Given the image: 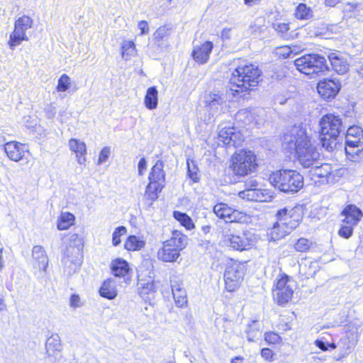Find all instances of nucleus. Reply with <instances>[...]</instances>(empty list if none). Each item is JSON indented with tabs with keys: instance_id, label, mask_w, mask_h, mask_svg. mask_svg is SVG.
Instances as JSON below:
<instances>
[{
	"instance_id": "2eb2a0df",
	"label": "nucleus",
	"mask_w": 363,
	"mask_h": 363,
	"mask_svg": "<svg viewBox=\"0 0 363 363\" xmlns=\"http://www.w3.org/2000/svg\"><path fill=\"white\" fill-rule=\"evenodd\" d=\"M340 83L338 79H325L318 82L317 90L319 94L325 99L334 98L340 90Z\"/></svg>"
},
{
	"instance_id": "a18cd8bd",
	"label": "nucleus",
	"mask_w": 363,
	"mask_h": 363,
	"mask_svg": "<svg viewBox=\"0 0 363 363\" xmlns=\"http://www.w3.org/2000/svg\"><path fill=\"white\" fill-rule=\"evenodd\" d=\"M127 233V229L125 226L117 227L112 234V244L113 246H118L121 242V237Z\"/></svg>"
},
{
	"instance_id": "0e129e2a",
	"label": "nucleus",
	"mask_w": 363,
	"mask_h": 363,
	"mask_svg": "<svg viewBox=\"0 0 363 363\" xmlns=\"http://www.w3.org/2000/svg\"><path fill=\"white\" fill-rule=\"evenodd\" d=\"M348 6H350L349 11H352L353 10H354L355 9L357 8V6H359V4L350 3V4H348Z\"/></svg>"
},
{
	"instance_id": "3c124183",
	"label": "nucleus",
	"mask_w": 363,
	"mask_h": 363,
	"mask_svg": "<svg viewBox=\"0 0 363 363\" xmlns=\"http://www.w3.org/2000/svg\"><path fill=\"white\" fill-rule=\"evenodd\" d=\"M69 306L73 308H77L83 306V303L79 295L74 294L70 296Z\"/></svg>"
},
{
	"instance_id": "603ef678",
	"label": "nucleus",
	"mask_w": 363,
	"mask_h": 363,
	"mask_svg": "<svg viewBox=\"0 0 363 363\" xmlns=\"http://www.w3.org/2000/svg\"><path fill=\"white\" fill-rule=\"evenodd\" d=\"M264 340L269 344H276L279 342L280 337L275 333H266L264 335Z\"/></svg>"
},
{
	"instance_id": "bf43d9fd",
	"label": "nucleus",
	"mask_w": 363,
	"mask_h": 363,
	"mask_svg": "<svg viewBox=\"0 0 363 363\" xmlns=\"http://www.w3.org/2000/svg\"><path fill=\"white\" fill-rule=\"evenodd\" d=\"M315 345L323 351L328 350V347L327 344H325L323 340H316L315 341Z\"/></svg>"
},
{
	"instance_id": "5fc2aeb1",
	"label": "nucleus",
	"mask_w": 363,
	"mask_h": 363,
	"mask_svg": "<svg viewBox=\"0 0 363 363\" xmlns=\"http://www.w3.org/2000/svg\"><path fill=\"white\" fill-rule=\"evenodd\" d=\"M138 28L140 30V35H145L149 32L148 23L146 21H139Z\"/></svg>"
},
{
	"instance_id": "bb28decb",
	"label": "nucleus",
	"mask_w": 363,
	"mask_h": 363,
	"mask_svg": "<svg viewBox=\"0 0 363 363\" xmlns=\"http://www.w3.org/2000/svg\"><path fill=\"white\" fill-rule=\"evenodd\" d=\"M69 149L76 154L77 162L80 164H84L86 161V145L79 140L72 138L69 141Z\"/></svg>"
},
{
	"instance_id": "0eeeda50",
	"label": "nucleus",
	"mask_w": 363,
	"mask_h": 363,
	"mask_svg": "<svg viewBox=\"0 0 363 363\" xmlns=\"http://www.w3.org/2000/svg\"><path fill=\"white\" fill-rule=\"evenodd\" d=\"M256 167V156L250 150H240L231 157L230 169L236 176H246L254 172Z\"/></svg>"
},
{
	"instance_id": "20e7f679",
	"label": "nucleus",
	"mask_w": 363,
	"mask_h": 363,
	"mask_svg": "<svg viewBox=\"0 0 363 363\" xmlns=\"http://www.w3.org/2000/svg\"><path fill=\"white\" fill-rule=\"evenodd\" d=\"M319 125L322 146L328 151H331L335 147L337 139L343 130L342 119L339 116L326 114L320 119Z\"/></svg>"
},
{
	"instance_id": "7c9ffc66",
	"label": "nucleus",
	"mask_w": 363,
	"mask_h": 363,
	"mask_svg": "<svg viewBox=\"0 0 363 363\" xmlns=\"http://www.w3.org/2000/svg\"><path fill=\"white\" fill-rule=\"evenodd\" d=\"M164 186L162 183L149 182L146 187L145 198L151 202L156 201Z\"/></svg>"
},
{
	"instance_id": "39448f33",
	"label": "nucleus",
	"mask_w": 363,
	"mask_h": 363,
	"mask_svg": "<svg viewBox=\"0 0 363 363\" xmlns=\"http://www.w3.org/2000/svg\"><path fill=\"white\" fill-rule=\"evenodd\" d=\"M269 182L283 192L296 193L303 186V177L292 169H281L270 174Z\"/></svg>"
},
{
	"instance_id": "f8f14e48",
	"label": "nucleus",
	"mask_w": 363,
	"mask_h": 363,
	"mask_svg": "<svg viewBox=\"0 0 363 363\" xmlns=\"http://www.w3.org/2000/svg\"><path fill=\"white\" fill-rule=\"evenodd\" d=\"M33 24V20L23 16L18 18L14 25V30L10 35L9 45L11 50H13L17 45H19L23 40H28L26 31L30 28Z\"/></svg>"
},
{
	"instance_id": "052dcab7",
	"label": "nucleus",
	"mask_w": 363,
	"mask_h": 363,
	"mask_svg": "<svg viewBox=\"0 0 363 363\" xmlns=\"http://www.w3.org/2000/svg\"><path fill=\"white\" fill-rule=\"evenodd\" d=\"M249 112L247 110H240L236 115V118L238 121H242V117L247 116Z\"/></svg>"
},
{
	"instance_id": "79ce46f5",
	"label": "nucleus",
	"mask_w": 363,
	"mask_h": 363,
	"mask_svg": "<svg viewBox=\"0 0 363 363\" xmlns=\"http://www.w3.org/2000/svg\"><path fill=\"white\" fill-rule=\"evenodd\" d=\"M138 285L141 294H148L150 292L155 291V283L152 279L147 281L139 279Z\"/></svg>"
},
{
	"instance_id": "7ed1b4c3",
	"label": "nucleus",
	"mask_w": 363,
	"mask_h": 363,
	"mask_svg": "<svg viewBox=\"0 0 363 363\" xmlns=\"http://www.w3.org/2000/svg\"><path fill=\"white\" fill-rule=\"evenodd\" d=\"M261 70L254 64L239 65L232 72L230 78V87L235 89L238 95L240 93L247 91L251 87L256 86L259 83Z\"/></svg>"
},
{
	"instance_id": "de8ad7c7",
	"label": "nucleus",
	"mask_w": 363,
	"mask_h": 363,
	"mask_svg": "<svg viewBox=\"0 0 363 363\" xmlns=\"http://www.w3.org/2000/svg\"><path fill=\"white\" fill-rule=\"evenodd\" d=\"M235 128L233 127L225 126L222 128L218 133V140L227 145V141L229 140L230 135L233 133Z\"/></svg>"
},
{
	"instance_id": "b1692460",
	"label": "nucleus",
	"mask_w": 363,
	"mask_h": 363,
	"mask_svg": "<svg viewBox=\"0 0 363 363\" xmlns=\"http://www.w3.org/2000/svg\"><path fill=\"white\" fill-rule=\"evenodd\" d=\"M333 69L338 74H343L349 69V64L340 53L333 52L328 56Z\"/></svg>"
},
{
	"instance_id": "2f4dec72",
	"label": "nucleus",
	"mask_w": 363,
	"mask_h": 363,
	"mask_svg": "<svg viewBox=\"0 0 363 363\" xmlns=\"http://www.w3.org/2000/svg\"><path fill=\"white\" fill-rule=\"evenodd\" d=\"M145 105L150 109H155L158 104V91L155 86H151L147 89L145 96Z\"/></svg>"
},
{
	"instance_id": "393cba45",
	"label": "nucleus",
	"mask_w": 363,
	"mask_h": 363,
	"mask_svg": "<svg viewBox=\"0 0 363 363\" xmlns=\"http://www.w3.org/2000/svg\"><path fill=\"white\" fill-rule=\"evenodd\" d=\"M167 245L177 248L180 252L188 245V237L179 230H173L171 238L167 240Z\"/></svg>"
},
{
	"instance_id": "8fccbe9b",
	"label": "nucleus",
	"mask_w": 363,
	"mask_h": 363,
	"mask_svg": "<svg viewBox=\"0 0 363 363\" xmlns=\"http://www.w3.org/2000/svg\"><path fill=\"white\" fill-rule=\"evenodd\" d=\"M273 28L281 35H284L289 30V24L286 23H274Z\"/></svg>"
},
{
	"instance_id": "aec40b11",
	"label": "nucleus",
	"mask_w": 363,
	"mask_h": 363,
	"mask_svg": "<svg viewBox=\"0 0 363 363\" xmlns=\"http://www.w3.org/2000/svg\"><path fill=\"white\" fill-rule=\"evenodd\" d=\"M32 256L34 260L33 267L40 271H46L48 264V258L42 246L35 245L32 250Z\"/></svg>"
},
{
	"instance_id": "4468645a",
	"label": "nucleus",
	"mask_w": 363,
	"mask_h": 363,
	"mask_svg": "<svg viewBox=\"0 0 363 363\" xmlns=\"http://www.w3.org/2000/svg\"><path fill=\"white\" fill-rule=\"evenodd\" d=\"M213 213L226 223H242L246 220V213L234 209L225 203H218L213 206Z\"/></svg>"
},
{
	"instance_id": "412c9836",
	"label": "nucleus",
	"mask_w": 363,
	"mask_h": 363,
	"mask_svg": "<svg viewBox=\"0 0 363 363\" xmlns=\"http://www.w3.org/2000/svg\"><path fill=\"white\" fill-rule=\"evenodd\" d=\"M180 256V251L172 246L167 245V242H163V246L157 252L158 259L167 262H174Z\"/></svg>"
},
{
	"instance_id": "9b49d317",
	"label": "nucleus",
	"mask_w": 363,
	"mask_h": 363,
	"mask_svg": "<svg viewBox=\"0 0 363 363\" xmlns=\"http://www.w3.org/2000/svg\"><path fill=\"white\" fill-rule=\"evenodd\" d=\"M294 286V281L286 275L277 280L273 289V296L279 305L283 306L291 299Z\"/></svg>"
},
{
	"instance_id": "ea45409f",
	"label": "nucleus",
	"mask_w": 363,
	"mask_h": 363,
	"mask_svg": "<svg viewBox=\"0 0 363 363\" xmlns=\"http://www.w3.org/2000/svg\"><path fill=\"white\" fill-rule=\"evenodd\" d=\"M136 52L135 45L133 41H125L122 45V56L125 60H128Z\"/></svg>"
},
{
	"instance_id": "c756f323",
	"label": "nucleus",
	"mask_w": 363,
	"mask_h": 363,
	"mask_svg": "<svg viewBox=\"0 0 363 363\" xmlns=\"http://www.w3.org/2000/svg\"><path fill=\"white\" fill-rule=\"evenodd\" d=\"M111 270L115 277H123L129 271L128 263L123 259H115L111 263Z\"/></svg>"
},
{
	"instance_id": "72a5a7b5",
	"label": "nucleus",
	"mask_w": 363,
	"mask_h": 363,
	"mask_svg": "<svg viewBox=\"0 0 363 363\" xmlns=\"http://www.w3.org/2000/svg\"><path fill=\"white\" fill-rule=\"evenodd\" d=\"M75 216L69 212H62L58 219L57 228L59 230H67L74 225Z\"/></svg>"
},
{
	"instance_id": "4be33fe9",
	"label": "nucleus",
	"mask_w": 363,
	"mask_h": 363,
	"mask_svg": "<svg viewBox=\"0 0 363 363\" xmlns=\"http://www.w3.org/2000/svg\"><path fill=\"white\" fill-rule=\"evenodd\" d=\"M171 287L177 306L182 307L187 303L186 293L183 283L177 280H171Z\"/></svg>"
},
{
	"instance_id": "864d4df0",
	"label": "nucleus",
	"mask_w": 363,
	"mask_h": 363,
	"mask_svg": "<svg viewBox=\"0 0 363 363\" xmlns=\"http://www.w3.org/2000/svg\"><path fill=\"white\" fill-rule=\"evenodd\" d=\"M109 155H110V148L108 147H104L100 152L98 163L101 164V163L105 162L107 160V159L108 158Z\"/></svg>"
},
{
	"instance_id": "dca6fc26",
	"label": "nucleus",
	"mask_w": 363,
	"mask_h": 363,
	"mask_svg": "<svg viewBox=\"0 0 363 363\" xmlns=\"http://www.w3.org/2000/svg\"><path fill=\"white\" fill-rule=\"evenodd\" d=\"M242 274V272L238 269V265L233 264L227 267L224 274L225 285L227 291L233 292L238 288Z\"/></svg>"
},
{
	"instance_id": "f704fd0d",
	"label": "nucleus",
	"mask_w": 363,
	"mask_h": 363,
	"mask_svg": "<svg viewBox=\"0 0 363 363\" xmlns=\"http://www.w3.org/2000/svg\"><path fill=\"white\" fill-rule=\"evenodd\" d=\"M247 339L250 342H254L261 336L260 324L257 320H252L247 325L246 329Z\"/></svg>"
},
{
	"instance_id": "c03bdc74",
	"label": "nucleus",
	"mask_w": 363,
	"mask_h": 363,
	"mask_svg": "<svg viewBox=\"0 0 363 363\" xmlns=\"http://www.w3.org/2000/svg\"><path fill=\"white\" fill-rule=\"evenodd\" d=\"M355 225L346 224L343 223L342 220V223L340 225V228L338 230V235L343 238L348 239L353 235V230Z\"/></svg>"
},
{
	"instance_id": "a211bd4d",
	"label": "nucleus",
	"mask_w": 363,
	"mask_h": 363,
	"mask_svg": "<svg viewBox=\"0 0 363 363\" xmlns=\"http://www.w3.org/2000/svg\"><path fill=\"white\" fill-rule=\"evenodd\" d=\"M340 215L344 216L342 219L343 223L355 226L357 225L363 217V213L361 209L353 204L347 205L342 211Z\"/></svg>"
},
{
	"instance_id": "ddd939ff",
	"label": "nucleus",
	"mask_w": 363,
	"mask_h": 363,
	"mask_svg": "<svg viewBox=\"0 0 363 363\" xmlns=\"http://www.w3.org/2000/svg\"><path fill=\"white\" fill-rule=\"evenodd\" d=\"M345 152L347 155H358L363 150V130L354 125L350 127L345 135Z\"/></svg>"
},
{
	"instance_id": "f3484780",
	"label": "nucleus",
	"mask_w": 363,
	"mask_h": 363,
	"mask_svg": "<svg viewBox=\"0 0 363 363\" xmlns=\"http://www.w3.org/2000/svg\"><path fill=\"white\" fill-rule=\"evenodd\" d=\"M4 151L11 160L18 162L23 158L27 150L24 144L11 141L5 144Z\"/></svg>"
},
{
	"instance_id": "4c0bfd02",
	"label": "nucleus",
	"mask_w": 363,
	"mask_h": 363,
	"mask_svg": "<svg viewBox=\"0 0 363 363\" xmlns=\"http://www.w3.org/2000/svg\"><path fill=\"white\" fill-rule=\"evenodd\" d=\"M295 16L300 20H308L313 17V11L305 4H299L295 10Z\"/></svg>"
},
{
	"instance_id": "f257e3e1",
	"label": "nucleus",
	"mask_w": 363,
	"mask_h": 363,
	"mask_svg": "<svg viewBox=\"0 0 363 363\" xmlns=\"http://www.w3.org/2000/svg\"><path fill=\"white\" fill-rule=\"evenodd\" d=\"M283 146L289 151H295L297 160L304 168H309L320 163V154L306 133V128L301 125L293 126L284 135Z\"/></svg>"
},
{
	"instance_id": "49530a36",
	"label": "nucleus",
	"mask_w": 363,
	"mask_h": 363,
	"mask_svg": "<svg viewBox=\"0 0 363 363\" xmlns=\"http://www.w3.org/2000/svg\"><path fill=\"white\" fill-rule=\"evenodd\" d=\"M171 28L163 26H160L154 33V38L157 41L166 40L171 33Z\"/></svg>"
},
{
	"instance_id": "338daca9",
	"label": "nucleus",
	"mask_w": 363,
	"mask_h": 363,
	"mask_svg": "<svg viewBox=\"0 0 363 363\" xmlns=\"http://www.w3.org/2000/svg\"><path fill=\"white\" fill-rule=\"evenodd\" d=\"M6 138L5 137L0 133V146H4L5 147L6 144Z\"/></svg>"
},
{
	"instance_id": "680f3d73",
	"label": "nucleus",
	"mask_w": 363,
	"mask_h": 363,
	"mask_svg": "<svg viewBox=\"0 0 363 363\" xmlns=\"http://www.w3.org/2000/svg\"><path fill=\"white\" fill-rule=\"evenodd\" d=\"M340 0H325V4L328 6H335Z\"/></svg>"
},
{
	"instance_id": "58836bf2",
	"label": "nucleus",
	"mask_w": 363,
	"mask_h": 363,
	"mask_svg": "<svg viewBox=\"0 0 363 363\" xmlns=\"http://www.w3.org/2000/svg\"><path fill=\"white\" fill-rule=\"evenodd\" d=\"M187 172L188 177L194 182H198L200 179V175L199 174V168L194 160H187Z\"/></svg>"
},
{
	"instance_id": "cd10ccee",
	"label": "nucleus",
	"mask_w": 363,
	"mask_h": 363,
	"mask_svg": "<svg viewBox=\"0 0 363 363\" xmlns=\"http://www.w3.org/2000/svg\"><path fill=\"white\" fill-rule=\"evenodd\" d=\"M99 294L101 296L109 300L115 298L118 294L115 280L111 279L105 280L99 289Z\"/></svg>"
},
{
	"instance_id": "09e8293b",
	"label": "nucleus",
	"mask_w": 363,
	"mask_h": 363,
	"mask_svg": "<svg viewBox=\"0 0 363 363\" xmlns=\"http://www.w3.org/2000/svg\"><path fill=\"white\" fill-rule=\"evenodd\" d=\"M242 141L243 138L241 133L234 130L233 133L230 135L229 140L227 141V145L236 147L240 145Z\"/></svg>"
},
{
	"instance_id": "473e14b6",
	"label": "nucleus",
	"mask_w": 363,
	"mask_h": 363,
	"mask_svg": "<svg viewBox=\"0 0 363 363\" xmlns=\"http://www.w3.org/2000/svg\"><path fill=\"white\" fill-rule=\"evenodd\" d=\"M62 345L60 336L57 334H52L46 342V351L49 356L54 355L55 352H60Z\"/></svg>"
},
{
	"instance_id": "37998d69",
	"label": "nucleus",
	"mask_w": 363,
	"mask_h": 363,
	"mask_svg": "<svg viewBox=\"0 0 363 363\" xmlns=\"http://www.w3.org/2000/svg\"><path fill=\"white\" fill-rule=\"evenodd\" d=\"M71 85V79L66 74H63L58 79L56 89L59 92H65L69 89Z\"/></svg>"
},
{
	"instance_id": "6ab92c4d",
	"label": "nucleus",
	"mask_w": 363,
	"mask_h": 363,
	"mask_svg": "<svg viewBox=\"0 0 363 363\" xmlns=\"http://www.w3.org/2000/svg\"><path fill=\"white\" fill-rule=\"evenodd\" d=\"M213 48V44L211 41H206L200 45L194 46L192 52L194 60L200 64L206 63L209 59Z\"/></svg>"
},
{
	"instance_id": "13d9d810",
	"label": "nucleus",
	"mask_w": 363,
	"mask_h": 363,
	"mask_svg": "<svg viewBox=\"0 0 363 363\" xmlns=\"http://www.w3.org/2000/svg\"><path fill=\"white\" fill-rule=\"evenodd\" d=\"M291 49L289 47H283L280 48L279 54L282 55L284 57H289L291 53Z\"/></svg>"
},
{
	"instance_id": "774afa93",
	"label": "nucleus",
	"mask_w": 363,
	"mask_h": 363,
	"mask_svg": "<svg viewBox=\"0 0 363 363\" xmlns=\"http://www.w3.org/2000/svg\"><path fill=\"white\" fill-rule=\"evenodd\" d=\"M211 226L210 225H203L201 228L202 231L203 233L207 234L210 232Z\"/></svg>"
},
{
	"instance_id": "1a4fd4ad",
	"label": "nucleus",
	"mask_w": 363,
	"mask_h": 363,
	"mask_svg": "<svg viewBox=\"0 0 363 363\" xmlns=\"http://www.w3.org/2000/svg\"><path fill=\"white\" fill-rule=\"evenodd\" d=\"M237 95L233 87H226L222 91H213L205 96V106L212 115L220 113L226 108L227 102L231 101Z\"/></svg>"
},
{
	"instance_id": "c85d7f7f",
	"label": "nucleus",
	"mask_w": 363,
	"mask_h": 363,
	"mask_svg": "<svg viewBox=\"0 0 363 363\" xmlns=\"http://www.w3.org/2000/svg\"><path fill=\"white\" fill-rule=\"evenodd\" d=\"M150 182L164 183V172L163 171V162L160 160L157 161L152 167L149 175Z\"/></svg>"
},
{
	"instance_id": "9d476101",
	"label": "nucleus",
	"mask_w": 363,
	"mask_h": 363,
	"mask_svg": "<svg viewBox=\"0 0 363 363\" xmlns=\"http://www.w3.org/2000/svg\"><path fill=\"white\" fill-rule=\"evenodd\" d=\"M223 238L228 246L238 251L250 250L257 242L256 235L249 230L236 232L230 228Z\"/></svg>"
},
{
	"instance_id": "4d7b16f0",
	"label": "nucleus",
	"mask_w": 363,
	"mask_h": 363,
	"mask_svg": "<svg viewBox=\"0 0 363 363\" xmlns=\"http://www.w3.org/2000/svg\"><path fill=\"white\" fill-rule=\"evenodd\" d=\"M261 356L267 360H272L273 352L269 348H263L261 350Z\"/></svg>"
},
{
	"instance_id": "e2e57ef3",
	"label": "nucleus",
	"mask_w": 363,
	"mask_h": 363,
	"mask_svg": "<svg viewBox=\"0 0 363 363\" xmlns=\"http://www.w3.org/2000/svg\"><path fill=\"white\" fill-rule=\"evenodd\" d=\"M230 30L229 29H223V31H222V38L223 39H228L229 38V36H228V33H229Z\"/></svg>"
},
{
	"instance_id": "a19ab883",
	"label": "nucleus",
	"mask_w": 363,
	"mask_h": 363,
	"mask_svg": "<svg viewBox=\"0 0 363 363\" xmlns=\"http://www.w3.org/2000/svg\"><path fill=\"white\" fill-rule=\"evenodd\" d=\"M313 245V242L308 239L301 238L294 245L296 251L299 252H308Z\"/></svg>"
},
{
	"instance_id": "c9c22d12",
	"label": "nucleus",
	"mask_w": 363,
	"mask_h": 363,
	"mask_svg": "<svg viewBox=\"0 0 363 363\" xmlns=\"http://www.w3.org/2000/svg\"><path fill=\"white\" fill-rule=\"evenodd\" d=\"M124 245L128 251L140 250L145 246V241L135 235H130Z\"/></svg>"
},
{
	"instance_id": "423d86ee",
	"label": "nucleus",
	"mask_w": 363,
	"mask_h": 363,
	"mask_svg": "<svg viewBox=\"0 0 363 363\" xmlns=\"http://www.w3.org/2000/svg\"><path fill=\"white\" fill-rule=\"evenodd\" d=\"M84 247V239L80 235L72 233L69 235L64 250V258L62 262L65 265L70 264L71 270L74 272L78 269L82 262V250Z\"/></svg>"
},
{
	"instance_id": "f03ea898",
	"label": "nucleus",
	"mask_w": 363,
	"mask_h": 363,
	"mask_svg": "<svg viewBox=\"0 0 363 363\" xmlns=\"http://www.w3.org/2000/svg\"><path fill=\"white\" fill-rule=\"evenodd\" d=\"M276 216L278 220L267 233L272 241L284 238L298 225L302 220L303 209L300 206H287L279 210Z\"/></svg>"
},
{
	"instance_id": "5701e85b",
	"label": "nucleus",
	"mask_w": 363,
	"mask_h": 363,
	"mask_svg": "<svg viewBox=\"0 0 363 363\" xmlns=\"http://www.w3.org/2000/svg\"><path fill=\"white\" fill-rule=\"evenodd\" d=\"M247 189L239 193L240 197L247 199V200L262 201L260 196L261 190L257 189L258 184L256 180H250L245 184Z\"/></svg>"
},
{
	"instance_id": "6e6552de",
	"label": "nucleus",
	"mask_w": 363,
	"mask_h": 363,
	"mask_svg": "<svg viewBox=\"0 0 363 363\" xmlns=\"http://www.w3.org/2000/svg\"><path fill=\"white\" fill-rule=\"evenodd\" d=\"M296 69L311 78L323 73L328 69L326 60L324 57L316 55H306L294 60Z\"/></svg>"
},
{
	"instance_id": "6e6d98bb",
	"label": "nucleus",
	"mask_w": 363,
	"mask_h": 363,
	"mask_svg": "<svg viewBox=\"0 0 363 363\" xmlns=\"http://www.w3.org/2000/svg\"><path fill=\"white\" fill-rule=\"evenodd\" d=\"M147 168V161L145 157H142L138 165V174L139 175H143L144 172L146 170Z\"/></svg>"
},
{
	"instance_id": "69168bd1",
	"label": "nucleus",
	"mask_w": 363,
	"mask_h": 363,
	"mask_svg": "<svg viewBox=\"0 0 363 363\" xmlns=\"http://www.w3.org/2000/svg\"><path fill=\"white\" fill-rule=\"evenodd\" d=\"M242 360H243L242 357L238 356V357H235V358L232 359L231 363H241V361H242Z\"/></svg>"
},
{
	"instance_id": "e433bc0d",
	"label": "nucleus",
	"mask_w": 363,
	"mask_h": 363,
	"mask_svg": "<svg viewBox=\"0 0 363 363\" xmlns=\"http://www.w3.org/2000/svg\"><path fill=\"white\" fill-rule=\"evenodd\" d=\"M173 216L186 229L192 230L195 228L192 219L186 213L175 211Z\"/></svg>"
},
{
	"instance_id": "a878e982",
	"label": "nucleus",
	"mask_w": 363,
	"mask_h": 363,
	"mask_svg": "<svg viewBox=\"0 0 363 363\" xmlns=\"http://www.w3.org/2000/svg\"><path fill=\"white\" fill-rule=\"evenodd\" d=\"M310 173L313 179L315 178H325L327 182L329 181L330 177L332 175L333 167L330 164L327 163L315 164L310 167Z\"/></svg>"
}]
</instances>
